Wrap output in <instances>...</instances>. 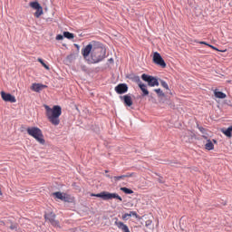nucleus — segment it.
Segmentation results:
<instances>
[{
    "mask_svg": "<svg viewBox=\"0 0 232 232\" xmlns=\"http://www.w3.org/2000/svg\"><path fill=\"white\" fill-rule=\"evenodd\" d=\"M208 46L209 48H212V50H216V52H219V50H218L217 47H215V46H213V45H211V44H208Z\"/></svg>",
    "mask_w": 232,
    "mask_h": 232,
    "instance_id": "nucleus-33",
    "label": "nucleus"
},
{
    "mask_svg": "<svg viewBox=\"0 0 232 232\" xmlns=\"http://www.w3.org/2000/svg\"><path fill=\"white\" fill-rule=\"evenodd\" d=\"M224 135H226V137H228L229 139H231L232 137V126L228 127L227 130H223Z\"/></svg>",
    "mask_w": 232,
    "mask_h": 232,
    "instance_id": "nucleus-18",
    "label": "nucleus"
},
{
    "mask_svg": "<svg viewBox=\"0 0 232 232\" xmlns=\"http://www.w3.org/2000/svg\"><path fill=\"white\" fill-rule=\"evenodd\" d=\"M159 182L162 183V179H159Z\"/></svg>",
    "mask_w": 232,
    "mask_h": 232,
    "instance_id": "nucleus-39",
    "label": "nucleus"
},
{
    "mask_svg": "<svg viewBox=\"0 0 232 232\" xmlns=\"http://www.w3.org/2000/svg\"><path fill=\"white\" fill-rule=\"evenodd\" d=\"M203 139H208V137L207 136H203Z\"/></svg>",
    "mask_w": 232,
    "mask_h": 232,
    "instance_id": "nucleus-38",
    "label": "nucleus"
},
{
    "mask_svg": "<svg viewBox=\"0 0 232 232\" xmlns=\"http://www.w3.org/2000/svg\"><path fill=\"white\" fill-rule=\"evenodd\" d=\"M121 100L123 101L125 106H128L129 108L133 106V100L131 99V96L130 94L121 96Z\"/></svg>",
    "mask_w": 232,
    "mask_h": 232,
    "instance_id": "nucleus-12",
    "label": "nucleus"
},
{
    "mask_svg": "<svg viewBox=\"0 0 232 232\" xmlns=\"http://www.w3.org/2000/svg\"><path fill=\"white\" fill-rule=\"evenodd\" d=\"M129 215H130V217H135L136 218H139V214H137L135 211H130Z\"/></svg>",
    "mask_w": 232,
    "mask_h": 232,
    "instance_id": "nucleus-30",
    "label": "nucleus"
},
{
    "mask_svg": "<svg viewBox=\"0 0 232 232\" xmlns=\"http://www.w3.org/2000/svg\"><path fill=\"white\" fill-rule=\"evenodd\" d=\"M44 88H47V86L43 83H33L31 86V90L33 92H36L37 93H39V92L42 90H44Z\"/></svg>",
    "mask_w": 232,
    "mask_h": 232,
    "instance_id": "nucleus-13",
    "label": "nucleus"
},
{
    "mask_svg": "<svg viewBox=\"0 0 232 232\" xmlns=\"http://www.w3.org/2000/svg\"><path fill=\"white\" fill-rule=\"evenodd\" d=\"M125 179H130L131 177H135V172H128L124 175Z\"/></svg>",
    "mask_w": 232,
    "mask_h": 232,
    "instance_id": "nucleus-29",
    "label": "nucleus"
},
{
    "mask_svg": "<svg viewBox=\"0 0 232 232\" xmlns=\"http://www.w3.org/2000/svg\"><path fill=\"white\" fill-rule=\"evenodd\" d=\"M154 92L157 93L158 97H164V92L160 89H155Z\"/></svg>",
    "mask_w": 232,
    "mask_h": 232,
    "instance_id": "nucleus-25",
    "label": "nucleus"
},
{
    "mask_svg": "<svg viewBox=\"0 0 232 232\" xmlns=\"http://www.w3.org/2000/svg\"><path fill=\"white\" fill-rule=\"evenodd\" d=\"M1 226H5V221H0Z\"/></svg>",
    "mask_w": 232,
    "mask_h": 232,
    "instance_id": "nucleus-36",
    "label": "nucleus"
},
{
    "mask_svg": "<svg viewBox=\"0 0 232 232\" xmlns=\"http://www.w3.org/2000/svg\"><path fill=\"white\" fill-rule=\"evenodd\" d=\"M194 43H198V44H205L206 46H208V44H208L206 42H198L197 40H195Z\"/></svg>",
    "mask_w": 232,
    "mask_h": 232,
    "instance_id": "nucleus-32",
    "label": "nucleus"
},
{
    "mask_svg": "<svg viewBox=\"0 0 232 232\" xmlns=\"http://www.w3.org/2000/svg\"><path fill=\"white\" fill-rule=\"evenodd\" d=\"M205 149H207L208 151L215 150V145L213 144V141H211V140H207V143L205 144Z\"/></svg>",
    "mask_w": 232,
    "mask_h": 232,
    "instance_id": "nucleus-16",
    "label": "nucleus"
},
{
    "mask_svg": "<svg viewBox=\"0 0 232 232\" xmlns=\"http://www.w3.org/2000/svg\"><path fill=\"white\" fill-rule=\"evenodd\" d=\"M37 61H38L39 63L42 64V66H44V68H45V70H50V66L45 64L44 61L42 58H38Z\"/></svg>",
    "mask_w": 232,
    "mask_h": 232,
    "instance_id": "nucleus-22",
    "label": "nucleus"
},
{
    "mask_svg": "<svg viewBox=\"0 0 232 232\" xmlns=\"http://www.w3.org/2000/svg\"><path fill=\"white\" fill-rule=\"evenodd\" d=\"M95 44V41L91 42L84 48L82 49V55L84 59H88V57H92V53L93 52V46Z\"/></svg>",
    "mask_w": 232,
    "mask_h": 232,
    "instance_id": "nucleus-6",
    "label": "nucleus"
},
{
    "mask_svg": "<svg viewBox=\"0 0 232 232\" xmlns=\"http://www.w3.org/2000/svg\"><path fill=\"white\" fill-rule=\"evenodd\" d=\"M45 108V115L47 120L53 126H59L61 124V115H63V109L59 105H54L51 108L48 105H44Z\"/></svg>",
    "mask_w": 232,
    "mask_h": 232,
    "instance_id": "nucleus-1",
    "label": "nucleus"
},
{
    "mask_svg": "<svg viewBox=\"0 0 232 232\" xmlns=\"http://www.w3.org/2000/svg\"><path fill=\"white\" fill-rule=\"evenodd\" d=\"M104 57H106V49L102 47V43L94 41V45L92 47V53L91 56L93 64H97V63H101V61H102Z\"/></svg>",
    "mask_w": 232,
    "mask_h": 232,
    "instance_id": "nucleus-2",
    "label": "nucleus"
},
{
    "mask_svg": "<svg viewBox=\"0 0 232 232\" xmlns=\"http://www.w3.org/2000/svg\"><path fill=\"white\" fill-rule=\"evenodd\" d=\"M112 179L114 182H119V180H124L126 178L124 175H121V176H114Z\"/></svg>",
    "mask_w": 232,
    "mask_h": 232,
    "instance_id": "nucleus-23",
    "label": "nucleus"
},
{
    "mask_svg": "<svg viewBox=\"0 0 232 232\" xmlns=\"http://www.w3.org/2000/svg\"><path fill=\"white\" fill-rule=\"evenodd\" d=\"M63 37L66 39H73L75 35L70 32H63Z\"/></svg>",
    "mask_w": 232,
    "mask_h": 232,
    "instance_id": "nucleus-21",
    "label": "nucleus"
},
{
    "mask_svg": "<svg viewBox=\"0 0 232 232\" xmlns=\"http://www.w3.org/2000/svg\"><path fill=\"white\" fill-rule=\"evenodd\" d=\"M153 63L154 64L160 66V68H166V62H164V59L158 52L153 54Z\"/></svg>",
    "mask_w": 232,
    "mask_h": 232,
    "instance_id": "nucleus-7",
    "label": "nucleus"
},
{
    "mask_svg": "<svg viewBox=\"0 0 232 232\" xmlns=\"http://www.w3.org/2000/svg\"><path fill=\"white\" fill-rule=\"evenodd\" d=\"M30 7L34 8V10H38L39 8H41V5L38 4V2H31L30 3Z\"/></svg>",
    "mask_w": 232,
    "mask_h": 232,
    "instance_id": "nucleus-20",
    "label": "nucleus"
},
{
    "mask_svg": "<svg viewBox=\"0 0 232 232\" xmlns=\"http://www.w3.org/2000/svg\"><path fill=\"white\" fill-rule=\"evenodd\" d=\"M142 81L145 82H148V86L154 87V86H159V80L151 75H148L146 73H143L141 75Z\"/></svg>",
    "mask_w": 232,
    "mask_h": 232,
    "instance_id": "nucleus-5",
    "label": "nucleus"
},
{
    "mask_svg": "<svg viewBox=\"0 0 232 232\" xmlns=\"http://www.w3.org/2000/svg\"><path fill=\"white\" fill-rule=\"evenodd\" d=\"M0 95L3 99V101H5V102H17V100L15 99V96L10 94V93H6L5 92H1Z\"/></svg>",
    "mask_w": 232,
    "mask_h": 232,
    "instance_id": "nucleus-8",
    "label": "nucleus"
},
{
    "mask_svg": "<svg viewBox=\"0 0 232 232\" xmlns=\"http://www.w3.org/2000/svg\"><path fill=\"white\" fill-rule=\"evenodd\" d=\"M63 39H64V37L63 36V34H58V35L56 36V40H57V41H63Z\"/></svg>",
    "mask_w": 232,
    "mask_h": 232,
    "instance_id": "nucleus-31",
    "label": "nucleus"
},
{
    "mask_svg": "<svg viewBox=\"0 0 232 232\" xmlns=\"http://www.w3.org/2000/svg\"><path fill=\"white\" fill-rule=\"evenodd\" d=\"M138 86L141 90L143 96L150 95V92L146 88V84L142 83V82H140V79H139Z\"/></svg>",
    "mask_w": 232,
    "mask_h": 232,
    "instance_id": "nucleus-15",
    "label": "nucleus"
},
{
    "mask_svg": "<svg viewBox=\"0 0 232 232\" xmlns=\"http://www.w3.org/2000/svg\"><path fill=\"white\" fill-rule=\"evenodd\" d=\"M34 15L35 17H41V15H43V7L36 9Z\"/></svg>",
    "mask_w": 232,
    "mask_h": 232,
    "instance_id": "nucleus-24",
    "label": "nucleus"
},
{
    "mask_svg": "<svg viewBox=\"0 0 232 232\" xmlns=\"http://www.w3.org/2000/svg\"><path fill=\"white\" fill-rule=\"evenodd\" d=\"M199 131H201V133H205L206 129H204L203 127H198Z\"/></svg>",
    "mask_w": 232,
    "mask_h": 232,
    "instance_id": "nucleus-34",
    "label": "nucleus"
},
{
    "mask_svg": "<svg viewBox=\"0 0 232 232\" xmlns=\"http://www.w3.org/2000/svg\"><path fill=\"white\" fill-rule=\"evenodd\" d=\"M44 218H45V220H48L50 222V224H52V226H54L55 227H57V226H59V221L55 220V214H53V212L45 214Z\"/></svg>",
    "mask_w": 232,
    "mask_h": 232,
    "instance_id": "nucleus-9",
    "label": "nucleus"
},
{
    "mask_svg": "<svg viewBox=\"0 0 232 232\" xmlns=\"http://www.w3.org/2000/svg\"><path fill=\"white\" fill-rule=\"evenodd\" d=\"M105 173H108V170H105Z\"/></svg>",
    "mask_w": 232,
    "mask_h": 232,
    "instance_id": "nucleus-41",
    "label": "nucleus"
},
{
    "mask_svg": "<svg viewBox=\"0 0 232 232\" xmlns=\"http://www.w3.org/2000/svg\"><path fill=\"white\" fill-rule=\"evenodd\" d=\"M53 197H55V198H58L59 200H63V202H70V196L66 193L53 192Z\"/></svg>",
    "mask_w": 232,
    "mask_h": 232,
    "instance_id": "nucleus-10",
    "label": "nucleus"
},
{
    "mask_svg": "<svg viewBox=\"0 0 232 232\" xmlns=\"http://www.w3.org/2000/svg\"><path fill=\"white\" fill-rule=\"evenodd\" d=\"M114 90H115L116 93H118L119 95H122V94L128 92V84L120 83L115 87Z\"/></svg>",
    "mask_w": 232,
    "mask_h": 232,
    "instance_id": "nucleus-11",
    "label": "nucleus"
},
{
    "mask_svg": "<svg viewBox=\"0 0 232 232\" xmlns=\"http://www.w3.org/2000/svg\"><path fill=\"white\" fill-rule=\"evenodd\" d=\"M131 217V214L125 213L121 216L122 220H129Z\"/></svg>",
    "mask_w": 232,
    "mask_h": 232,
    "instance_id": "nucleus-27",
    "label": "nucleus"
},
{
    "mask_svg": "<svg viewBox=\"0 0 232 232\" xmlns=\"http://www.w3.org/2000/svg\"><path fill=\"white\" fill-rule=\"evenodd\" d=\"M151 224V221L148 220L146 221V226H150Z\"/></svg>",
    "mask_w": 232,
    "mask_h": 232,
    "instance_id": "nucleus-35",
    "label": "nucleus"
},
{
    "mask_svg": "<svg viewBox=\"0 0 232 232\" xmlns=\"http://www.w3.org/2000/svg\"><path fill=\"white\" fill-rule=\"evenodd\" d=\"M121 191H122L123 193H125L126 195H132L133 191L131 190V188H128L126 187H122L121 188Z\"/></svg>",
    "mask_w": 232,
    "mask_h": 232,
    "instance_id": "nucleus-19",
    "label": "nucleus"
},
{
    "mask_svg": "<svg viewBox=\"0 0 232 232\" xmlns=\"http://www.w3.org/2000/svg\"><path fill=\"white\" fill-rule=\"evenodd\" d=\"M0 195H3V192H1V190H0Z\"/></svg>",
    "mask_w": 232,
    "mask_h": 232,
    "instance_id": "nucleus-40",
    "label": "nucleus"
},
{
    "mask_svg": "<svg viewBox=\"0 0 232 232\" xmlns=\"http://www.w3.org/2000/svg\"><path fill=\"white\" fill-rule=\"evenodd\" d=\"M26 131L30 137H33V139H35L39 144H42L44 146L46 144V140H44V135L43 134V130L39 129L38 127H29L26 129Z\"/></svg>",
    "mask_w": 232,
    "mask_h": 232,
    "instance_id": "nucleus-3",
    "label": "nucleus"
},
{
    "mask_svg": "<svg viewBox=\"0 0 232 232\" xmlns=\"http://www.w3.org/2000/svg\"><path fill=\"white\" fill-rule=\"evenodd\" d=\"M213 142H215V144H217V140H213Z\"/></svg>",
    "mask_w": 232,
    "mask_h": 232,
    "instance_id": "nucleus-37",
    "label": "nucleus"
},
{
    "mask_svg": "<svg viewBox=\"0 0 232 232\" xmlns=\"http://www.w3.org/2000/svg\"><path fill=\"white\" fill-rule=\"evenodd\" d=\"M214 95L215 97H217L218 99H226L227 95L226 93L222 92H218V91H215L214 92Z\"/></svg>",
    "mask_w": 232,
    "mask_h": 232,
    "instance_id": "nucleus-17",
    "label": "nucleus"
},
{
    "mask_svg": "<svg viewBox=\"0 0 232 232\" xmlns=\"http://www.w3.org/2000/svg\"><path fill=\"white\" fill-rule=\"evenodd\" d=\"M161 86L163 88H165V90H169V86L168 85V82H166L165 81H161Z\"/></svg>",
    "mask_w": 232,
    "mask_h": 232,
    "instance_id": "nucleus-28",
    "label": "nucleus"
},
{
    "mask_svg": "<svg viewBox=\"0 0 232 232\" xmlns=\"http://www.w3.org/2000/svg\"><path fill=\"white\" fill-rule=\"evenodd\" d=\"M91 197H97L98 198H102V200H111L113 198H116L117 200H120V202H122V198L119 196L117 193H110L106 191H102L99 194H91Z\"/></svg>",
    "mask_w": 232,
    "mask_h": 232,
    "instance_id": "nucleus-4",
    "label": "nucleus"
},
{
    "mask_svg": "<svg viewBox=\"0 0 232 232\" xmlns=\"http://www.w3.org/2000/svg\"><path fill=\"white\" fill-rule=\"evenodd\" d=\"M115 226L118 229H121L122 232H130V228L126 224H123L122 221H115Z\"/></svg>",
    "mask_w": 232,
    "mask_h": 232,
    "instance_id": "nucleus-14",
    "label": "nucleus"
},
{
    "mask_svg": "<svg viewBox=\"0 0 232 232\" xmlns=\"http://www.w3.org/2000/svg\"><path fill=\"white\" fill-rule=\"evenodd\" d=\"M17 227H18V225L16 223H12L11 226L9 227V228L12 231H17Z\"/></svg>",
    "mask_w": 232,
    "mask_h": 232,
    "instance_id": "nucleus-26",
    "label": "nucleus"
}]
</instances>
